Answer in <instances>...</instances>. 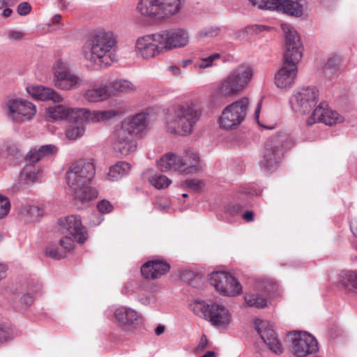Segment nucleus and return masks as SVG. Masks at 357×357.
<instances>
[{
  "instance_id": "1",
  "label": "nucleus",
  "mask_w": 357,
  "mask_h": 357,
  "mask_svg": "<svg viewBox=\"0 0 357 357\" xmlns=\"http://www.w3.org/2000/svg\"><path fill=\"white\" fill-rule=\"evenodd\" d=\"M281 29L285 36V51L281 67L275 73L274 83L281 89H290L298 76V65L303 57V45L297 31L290 24L283 23Z\"/></svg>"
},
{
  "instance_id": "2",
  "label": "nucleus",
  "mask_w": 357,
  "mask_h": 357,
  "mask_svg": "<svg viewBox=\"0 0 357 357\" xmlns=\"http://www.w3.org/2000/svg\"><path fill=\"white\" fill-rule=\"evenodd\" d=\"M202 110L199 105L188 101L172 105L166 117L168 132L181 136L190 135L199 121Z\"/></svg>"
},
{
  "instance_id": "3",
  "label": "nucleus",
  "mask_w": 357,
  "mask_h": 357,
  "mask_svg": "<svg viewBox=\"0 0 357 357\" xmlns=\"http://www.w3.org/2000/svg\"><path fill=\"white\" fill-rule=\"evenodd\" d=\"M117 41L116 34L110 30L98 28L91 31V70H99L112 65Z\"/></svg>"
},
{
  "instance_id": "4",
  "label": "nucleus",
  "mask_w": 357,
  "mask_h": 357,
  "mask_svg": "<svg viewBox=\"0 0 357 357\" xmlns=\"http://www.w3.org/2000/svg\"><path fill=\"white\" fill-rule=\"evenodd\" d=\"M254 76L252 66L245 63L238 64L216 82L214 93L223 98L236 96L248 88Z\"/></svg>"
},
{
  "instance_id": "5",
  "label": "nucleus",
  "mask_w": 357,
  "mask_h": 357,
  "mask_svg": "<svg viewBox=\"0 0 357 357\" xmlns=\"http://www.w3.org/2000/svg\"><path fill=\"white\" fill-rule=\"evenodd\" d=\"M190 309L220 331H227L233 324L231 312L222 303L194 300L190 303Z\"/></svg>"
},
{
  "instance_id": "6",
  "label": "nucleus",
  "mask_w": 357,
  "mask_h": 357,
  "mask_svg": "<svg viewBox=\"0 0 357 357\" xmlns=\"http://www.w3.org/2000/svg\"><path fill=\"white\" fill-rule=\"evenodd\" d=\"M66 183L74 199L81 203L89 201V160L73 162L66 173Z\"/></svg>"
},
{
  "instance_id": "7",
  "label": "nucleus",
  "mask_w": 357,
  "mask_h": 357,
  "mask_svg": "<svg viewBox=\"0 0 357 357\" xmlns=\"http://www.w3.org/2000/svg\"><path fill=\"white\" fill-rule=\"evenodd\" d=\"M59 229L63 234L59 245L66 250H73L75 243L84 244L88 238V232L77 215H70L58 220Z\"/></svg>"
},
{
  "instance_id": "8",
  "label": "nucleus",
  "mask_w": 357,
  "mask_h": 357,
  "mask_svg": "<svg viewBox=\"0 0 357 357\" xmlns=\"http://www.w3.org/2000/svg\"><path fill=\"white\" fill-rule=\"evenodd\" d=\"M181 8V0H140L137 6L140 15L155 21L170 20Z\"/></svg>"
},
{
  "instance_id": "9",
  "label": "nucleus",
  "mask_w": 357,
  "mask_h": 357,
  "mask_svg": "<svg viewBox=\"0 0 357 357\" xmlns=\"http://www.w3.org/2000/svg\"><path fill=\"white\" fill-rule=\"evenodd\" d=\"M249 106L248 97H242L227 105L218 119L220 127L227 130L236 129L245 121Z\"/></svg>"
},
{
  "instance_id": "10",
  "label": "nucleus",
  "mask_w": 357,
  "mask_h": 357,
  "mask_svg": "<svg viewBox=\"0 0 357 357\" xmlns=\"http://www.w3.org/2000/svg\"><path fill=\"white\" fill-rule=\"evenodd\" d=\"M319 96V90L313 86L298 88L289 98L291 109L301 114L313 112Z\"/></svg>"
},
{
  "instance_id": "11",
  "label": "nucleus",
  "mask_w": 357,
  "mask_h": 357,
  "mask_svg": "<svg viewBox=\"0 0 357 357\" xmlns=\"http://www.w3.org/2000/svg\"><path fill=\"white\" fill-rule=\"evenodd\" d=\"M135 52L138 58L150 60L164 54L159 33L139 37L135 43Z\"/></svg>"
},
{
  "instance_id": "12",
  "label": "nucleus",
  "mask_w": 357,
  "mask_h": 357,
  "mask_svg": "<svg viewBox=\"0 0 357 357\" xmlns=\"http://www.w3.org/2000/svg\"><path fill=\"white\" fill-rule=\"evenodd\" d=\"M210 282L215 290L226 296H236L242 292V285L231 275L225 271H216L210 275Z\"/></svg>"
},
{
  "instance_id": "13",
  "label": "nucleus",
  "mask_w": 357,
  "mask_h": 357,
  "mask_svg": "<svg viewBox=\"0 0 357 357\" xmlns=\"http://www.w3.org/2000/svg\"><path fill=\"white\" fill-rule=\"evenodd\" d=\"M283 135L274 136L268 139L265 145L261 159V165L267 170L275 166L280 160L287 144Z\"/></svg>"
},
{
  "instance_id": "14",
  "label": "nucleus",
  "mask_w": 357,
  "mask_h": 357,
  "mask_svg": "<svg viewBox=\"0 0 357 357\" xmlns=\"http://www.w3.org/2000/svg\"><path fill=\"white\" fill-rule=\"evenodd\" d=\"M253 6L264 10H280L296 17L301 16L303 11L301 0H248Z\"/></svg>"
},
{
  "instance_id": "15",
  "label": "nucleus",
  "mask_w": 357,
  "mask_h": 357,
  "mask_svg": "<svg viewBox=\"0 0 357 357\" xmlns=\"http://www.w3.org/2000/svg\"><path fill=\"white\" fill-rule=\"evenodd\" d=\"M158 33L164 52L183 48L190 43V34L185 29L164 30Z\"/></svg>"
},
{
  "instance_id": "16",
  "label": "nucleus",
  "mask_w": 357,
  "mask_h": 357,
  "mask_svg": "<svg viewBox=\"0 0 357 357\" xmlns=\"http://www.w3.org/2000/svg\"><path fill=\"white\" fill-rule=\"evenodd\" d=\"M8 116L13 121L22 123L31 120L36 113V106L23 99H11L7 102Z\"/></svg>"
},
{
  "instance_id": "17",
  "label": "nucleus",
  "mask_w": 357,
  "mask_h": 357,
  "mask_svg": "<svg viewBox=\"0 0 357 357\" xmlns=\"http://www.w3.org/2000/svg\"><path fill=\"white\" fill-rule=\"evenodd\" d=\"M112 139L114 149L121 156H127L137 150V144L134 135L121 126L113 132Z\"/></svg>"
},
{
  "instance_id": "18",
  "label": "nucleus",
  "mask_w": 357,
  "mask_h": 357,
  "mask_svg": "<svg viewBox=\"0 0 357 357\" xmlns=\"http://www.w3.org/2000/svg\"><path fill=\"white\" fill-rule=\"evenodd\" d=\"M254 326L269 349L275 354H281L283 351L282 346L274 331L273 325L268 320L258 318L255 319Z\"/></svg>"
},
{
  "instance_id": "19",
  "label": "nucleus",
  "mask_w": 357,
  "mask_h": 357,
  "mask_svg": "<svg viewBox=\"0 0 357 357\" xmlns=\"http://www.w3.org/2000/svg\"><path fill=\"white\" fill-rule=\"evenodd\" d=\"M54 82L56 87L63 90H70L80 84V79L71 73L66 63L61 60L53 66Z\"/></svg>"
},
{
  "instance_id": "20",
  "label": "nucleus",
  "mask_w": 357,
  "mask_h": 357,
  "mask_svg": "<svg viewBox=\"0 0 357 357\" xmlns=\"http://www.w3.org/2000/svg\"><path fill=\"white\" fill-rule=\"evenodd\" d=\"M291 349L297 357H304L316 353L318 350V342L314 337L306 332H300L293 335Z\"/></svg>"
},
{
  "instance_id": "21",
  "label": "nucleus",
  "mask_w": 357,
  "mask_h": 357,
  "mask_svg": "<svg viewBox=\"0 0 357 357\" xmlns=\"http://www.w3.org/2000/svg\"><path fill=\"white\" fill-rule=\"evenodd\" d=\"M113 316L115 321L124 329H135L143 321L140 313L132 307L124 305L116 307Z\"/></svg>"
},
{
  "instance_id": "22",
  "label": "nucleus",
  "mask_w": 357,
  "mask_h": 357,
  "mask_svg": "<svg viewBox=\"0 0 357 357\" xmlns=\"http://www.w3.org/2000/svg\"><path fill=\"white\" fill-rule=\"evenodd\" d=\"M344 121L343 116L336 111L324 108L322 104L316 107L312 115L307 119V123L312 125L317 122L324 123L326 125L332 126L341 123Z\"/></svg>"
},
{
  "instance_id": "23",
  "label": "nucleus",
  "mask_w": 357,
  "mask_h": 357,
  "mask_svg": "<svg viewBox=\"0 0 357 357\" xmlns=\"http://www.w3.org/2000/svg\"><path fill=\"white\" fill-rule=\"evenodd\" d=\"M85 114V109L67 108L61 105L50 107L47 109V116L53 121L74 120L84 116Z\"/></svg>"
},
{
  "instance_id": "24",
  "label": "nucleus",
  "mask_w": 357,
  "mask_h": 357,
  "mask_svg": "<svg viewBox=\"0 0 357 357\" xmlns=\"http://www.w3.org/2000/svg\"><path fill=\"white\" fill-rule=\"evenodd\" d=\"M57 147L54 144H45L31 148L26 154L25 161L28 164H34L38 161L48 159L56 154Z\"/></svg>"
},
{
  "instance_id": "25",
  "label": "nucleus",
  "mask_w": 357,
  "mask_h": 357,
  "mask_svg": "<svg viewBox=\"0 0 357 357\" xmlns=\"http://www.w3.org/2000/svg\"><path fill=\"white\" fill-rule=\"evenodd\" d=\"M169 268L170 266L167 263L153 260L143 264L141 267V273L146 279L154 280L167 273Z\"/></svg>"
},
{
  "instance_id": "26",
  "label": "nucleus",
  "mask_w": 357,
  "mask_h": 357,
  "mask_svg": "<svg viewBox=\"0 0 357 357\" xmlns=\"http://www.w3.org/2000/svg\"><path fill=\"white\" fill-rule=\"evenodd\" d=\"M26 91L36 100H52L56 103L63 101V98L54 89L49 87L41 85L30 86L26 87Z\"/></svg>"
},
{
  "instance_id": "27",
  "label": "nucleus",
  "mask_w": 357,
  "mask_h": 357,
  "mask_svg": "<svg viewBox=\"0 0 357 357\" xmlns=\"http://www.w3.org/2000/svg\"><path fill=\"white\" fill-rule=\"evenodd\" d=\"M121 126L126 128L133 135L141 133L146 130L148 126L147 114L140 112L130 119H126L121 122Z\"/></svg>"
},
{
  "instance_id": "28",
  "label": "nucleus",
  "mask_w": 357,
  "mask_h": 357,
  "mask_svg": "<svg viewBox=\"0 0 357 357\" xmlns=\"http://www.w3.org/2000/svg\"><path fill=\"white\" fill-rule=\"evenodd\" d=\"M178 171L190 174L199 168V158L195 153L187 151L183 155L178 156Z\"/></svg>"
},
{
  "instance_id": "29",
  "label": "nucleus",
  "mask_w": 357,
  "mask_h": 357,
  "mask_svg": "<svg viewBox=\"0 0 357 357\" xmlns=\"http://www.w3.org/2000/svg\"><path fill=\"white\" fill-rule=\"evenodd\" d=\"M84 116L82 118H76L74 120H68L71 123L66 130V136L67 138L75 140L83 135L85 132L84 122L89 116V112L85 109Z\"/></svg>"
},
{
  "instance_id": "30",
  "label": "nucleus",
  "mask_w": 357,
  "mask_h": 357,
  "mask_svg": "<svg viewBox=\"0 0 357 357\" xmlns=\"http://www.w3.org/2000/svg\"><path fill=\"white\" fill-rule=\"evenodd\" d=\"M128 112V107L125 105H121L119 107L105 111H93L91 112V122H105L108 120L120 116Z\"/></svg>"
},
{
  "instance_id": "31",
  "label": "nucleus",
  "mask_w": 357,
  "mask_h": 357,
  "mask_svg": "<svg viewBox=\"0 0 357 357\" xmlns=\"http://www.w3.org/2000/svg\"><path fill=\"white\" fill-rule=\"evenodd\" d=\"M109 86L112 93H131L137 91V86L126 79H116L109 82Z\"/></svg>"
},
{
  "instance_id": "32",
  "label": "nucleus",
  "mask_w": 357,
  "mask_h": 357,
  "mask_svg": "<svg viewBox=\"0 0 357 357\" xmlns=\"http://www.w3.org/2000/svg\"><path fill=\"white\" fill-rule=\"evenodd\" d=\"M130 165L124 161L116 162L114 165L109 168V172L107 174L106 178L109 181H117L121 177L127 175L130 170Z\"/></svg>"
},
{
  "instance_id": "33",
  "label": "nucleus",
  "mask_w": 357,
  "mask_h": 357,
  "mask_svg": "<svg viewBox=\"0 0 357 357\" xmlns=\"http://www.w3.org/2000/svg\"><path fill=\"white\" fill-rule=\"evenodd\" d=\"M244 301L247 307L257 309L265 308L268 305V301L266 297L255 292L245 294Z\"/></svg>"
},
{
  "instance_id": "34",
  "label": "nucleus",
  "mask_w": 357,
  "mask_h": 357,
  "mask_svg": "<svg viewBox=\"0 0 357 357\" xmlns=\"http://www.w3.org/2000/svg\"><path fill=\"white\" fill-rule=\"evenodd\" d=\"M105 84H94L91 88V102H102L109 99L112 92Z\"/></svg>"
},
{
  "instance_id": "35",
  "label": "nucleus",
  "mask_w": 357,
  "mask_h": 357,
  "mask_svg": "<svg viewBox=\"0 0 357 357\" xmlns=\"http://www.w3.org/2000/svg\"><path fill=\"white\" fill-rule=\"evenodd\" d=\"M178 156L172 153H168L160 158L157 162V165L162 172H167L172 169L178 170Z\"/></svg>"
},
{
  "instance_id": "36",
  "label": "nucleus",
  "mask_w": 357,
  "mask_h": 357,
  "mask_svg": "<svg viewBox=\"0 0 357 357\" xmlns=\"http://www.w3.org/2000/svg\"><path fill=\"white\" fill-rule=\"evenodd\" d=\"M220 32V29L216 26H206L199 30L195 34V38L199 41H205L216 38Z\"/></svg>"
},
{
  "instance_id": "37",
  "label": "nucleus",
  "mask_w": 357,
  "mask_h": 357,
  "mask_svg": "<svg viewBox=\"0 0 357 357\" xmlns=\"http://www.w3.org/2000/svg\"><path fill=\"white\" fill-rule=\"evenodd\" d=\"M221 59V54L218 52L212 53L208 56H203L199 58V63L196 67L199 69H207L215 66Z\"/></svg>"
},
{
  "instance_id": "38",
  "label": "nucleus",
  "mask_w": 357,
  "mask_h": 357,
  "mask_svg": "<svg viewBox=\"0 0 357 357\" xmlns=\"http://www.w3.org/2000/svg\"><path fill=\"white\" fill-rule=\"evenodd\" d=\"M340 275L342 283L357 293V271H344L342 272Z\"/></svg>"
},
{
  "instance_id": "39",
  "label": "nucleus",
  "mask_w": 357,
  "mask_h": 357,
  "mask_svg": "<svg viewBox=\"0 0 357 357\" xmlns=\"http://www.w3.org/2000/svg\"><path fill=\"white\" fill-rule=\"evenodd\" d=\"M59 249L55 244L50 245L45 250V254L47 257H51L54 259H61L65 258L67 254L70 252L72 250H66L63 248L61 247Z\"/></svg>"
},
{
  "instance_id": "40",
  "label": "nucleus",
  "mask_w": 357,
  "mask_h": 357,
  "mask_svg": "<svg viewBox=\"0 0 357 357\" xmlns=\"http://www.w3.org/2000/svg\"><path fill=\"white\" fill-rule=\"evenodd\" d=\"M149 181L151 185L159 190L167 188L172 183L166 176L157 173L150 176Z\"/></svg>"
},
{
  "instance_id": "41",
  "label": "nucleus",
  "mask_w": 357,
  "mask_h": 357,
  "mask_svg": "<svg viewBox=\"0 0 357 357\" xmlns=\"http://www.w3.org/2000/svg\"><path fill=\"white\" fill-rule=\"evenodd\" d=\"M42 290V285L40 284H36L32 285L27 293L24 294L21 297V302L26 306L31 305L33 303V298L35 296L39 294Z\"/></svg>"
},
{
  "instance_id": "42",
  "label": "nucleus",
  "mask_w": 357,
  "mask_h": 357,
  "mask_svg": "<svg viewBox=\"0 0 357 357\" xmlns=\"http://www.w3.org/2000/svg\"><path fill=\"white\" fill-rule=\"evenodd\" d=\"M21 178L27 184H33L35 182L40 181L41 172L39 170H27L24 169L21 174Z\"/></svg>"
},
{
  "instance_id": "43",
  "label": "nucleus",
  "mask_w": 357,
  "mask_h": 357,
  "mask_svg": "<svg viewBox=\"0 0 357 357\" xmlns=\"http://www.w3.org/2000/svg\"><path fill=\"white\" fill-rule=\"evenodd\" d=\"M340 59L337 56H332L328 59L324 66V71L327 75L332 76L339 69Z\"/></svg>"
},
{
  "instance_id": "44",
  "label": "nucleus",
  "mask_w": 357,
  "mask_h": 357,
  "mask_svg": "<svg viewBox=\"0 0 357 357\" xmlns=\"http://www.w3.org/2000/svg\"><path fill=\"white\" fill-rule=\"evenodd\" d=\"M21 213L24 215H29L32 220H36L42 215V211L38 206L30 204L22 206Z\"/></svg>"
},
{
  "instance_id": "45",
  "label": "nucleus",
  "mask_w": 357,
  "mask_h": 357,
  "mask_svg": "<svg viewBox=\"0 0 357 357\" xmlns=\"http://www.w3.org/2000/svg\"><path fill=\"white\" fill-rule=\"evenodd\" d=\"M10 209V203L8 197L0 195V219L5 218Z\"/></svg>"
},
{
  "instance_id": "46",
  "label": "nucleus",
  "mask_w": 357,
  "mask_h": 357,
  "mask_svg": "<svg viewBox=\"0 0 357 357\" xmlns=\"http://www.w3.org/2000/svg\"><path fill=\"white\" fill-rule=\"evenodd\" d=\"M97 208L102 214L108 213L113 211L112 204L106 199H102L97 204Z\"/></svg>"
},
{
  "instance_id": "47",
  "label": "nucleus",
  "mask_w": 357,
  "mask_h": 357,
  "mask_svg": "<svg viewBox=\"0 0 357 357\" xmlns=\"http://www.w3.org/2000/svg\"><path fill=\"white\" fill-rule=\"evenodd\" d=\"M31 7L27 2L20 3L17 8V11L20 15L24 16L28 15L31 11Z\"/></svg>"
},
{
  "instance_id": "48",
  "label": "nucleus",
  "mask_w": 357,
  "mask_h": 357,
  "mask_svg": "<svg viewBox=\"0 0 357 357\" xmlns=\"http://www.w3.org/2000/svg\"><path fill=\"white\" fill-rule=\"evenodd\" d=\"M11 337V333L6 326L0 325V343L8 341Z\"/></svg>"
},
{
  "instance_id": "49",
  "label": "nucleus",
  "mask_w": 357,
  "mask_h": 357,
  "mask_svg": "<svg viewBox=\"0 0 357 357\" xmlns=\"http://www.w3.org/2000/svg\"><path fill=\"white\" fill-rule=\"evenodd\" d=\"M225 211L231 215H236L241 212L242 207L237 204H229L226 207Z\"/></svg>"
},
{
  "instance_id": "50",
  "label": "nucleus",
  "mask_w": 357,
  "mask_h": 357,
  "mask_svg": "<svg viewBox=\"0 0 357 357\" xmlns=\"http://www.w3.org/2000/svg\"><path fill=\"white\" fill-rule=\"evenodd\" d=\"M136 287H137V284L135 282H133V281L128 282L122 288L121 291L125 295H129V294H133L135 291Z\"/></svg>"
},
{
  "instance_id": "51",
  "label": "nucleus",
  "mask_w": 357,
  "mask_h": 357,
  "mask_svg": "<svg viewBox=\"0 0 357 357\" xmlns=\"http://www.w3.org/2000/svg\"><path fill=\"white\" fill-rule=\"evenodd\" d=\"M270 28L263 24H254L247 27L248 31L255 33H261L264 31L268 30Z\"/></svg>"
},
{
  "instance_id": "52",
  "label": "nucleus",
  "mask_w": 357,
  "mask_h": 357,
  "mask_svg": "<svg viewBox=\"0 0 357 357\" xmlns=\"http://www.w3.org/2000/svg\"><path fill=\"white\" fill-rule=\"evenodd\" d=\"M186 185L194 190H197L202 188L204 185L201 181L190 179L186 181Z\"/></svg>"
},
{
  "instance_id": "53",
  "label": "nucleus",
  "mask_w": 357,
  "mask_h": 357,
  "mask_svg": "<svg viewBox=\"0 0 357 357\" xmlns=\"http://www.w3.org/2000/svg\"><path fill=\"white\" fill-rule=\"evenodd\" d=\"M167 71L173 76L177 77H181L183 76V73L181 71L180 68L176 65H172L167 68Z\"/></svg>"
},
{
  "instance_id": "54",
  "label": "nucleus",
  "mask_w": 357,
  "mask_h": 357,
  "mask_svg": "<svg viewBox=\"0 0 357 357\" xmlns=\"http://www.w3.org/2000/svg\"><path fill=\"white\" fill-rule=\"evenodd\" d=\"M22 36H23V34L20 31L13 30V31H10L8 33V38H12V39H15V40H19V39L22 38Z\"/></svg>"
},
{
  "instance_id": "55",
  "label": "nucleus",
  "mask_w": 357,
  "mask_h": 357,
  "mask_svg": "<svg viewBox=\"0 0 357 357\" xmlns=\"http://www.w3.org/2000/svg\"><path fill=\"white\" fill-rule=\"evenodd\" d=\"M103 220V217L102 215H97L93 214V220H91L93 222V225L97 226L100 225Z\"/></svg>"
},
{
  "instance_id": "56",
  "label": "nucleus",
  "mask_w": 357,
  "mask_h": 357,
  "mask_svg": "<svg viewBox=\"0 0 357 357\" xmlns=\"http://www.w3.org/2000/svg\"><path fill=\"white\" fill-rule=\"evenodd\" d=\"M243 218L247 222H252L254 220V213L252 211H246L243 215Z\"/></svg>"
},
{
  "instance_id": "57",
  "label": "nucleus",
  "mask_w": 357,
  "mask_h": 357,
  "mask_svg": "<svg viewBox=\"0 0 357 357\" xmlns=\"http://www.w3.org/2000/svg\"><path fill=\"white\" fill-rule=\"evenodd\" d=\"M89 50V43L88 41H86L82 46V53L84 57L87 60L88 59V52Z\"/></svg>"
},
{
  "instance_id": "58",
  "label": "nucleus",
  "mask_w": 357,
  "mask_h": 357,
  "mask_svg": "<svg viewBox=\"0 0 357 357\" xmlns=\"http://www.w3.org/2000/svg\"><path fill=\"white\" fill-rule=\"evenodd\" d=\"M206 344H207L206 336L205 335H203L202 336V337H201L199 344L198 345V348L201 349H204L206 347Z\"/></svg>"
},
{
  "instance_id": "59",
  "label": "nucleus",
  "mask_w": 357,
  "mask_h": 357,
  "mask_svg": "<svg viewBox=\"0 0 357 357\" xmlns=\"http://www.w3.org/2000/svg\"><path fill=\"white\" fill-rule=\"evenodd\" d=\"M350 228L354 235L357 237V221H352L350 224Z\"/></svg>"
},
{
  "instance_id": "60",
  "label": "nucleus",
  "mask_w": 357,
  "mask_h": 357,
  "mask_svg": "<svg viewBox=\"0 0 357 357\" xmlns=\"http://www.w3.org/2000/svg\"><path fill=\"white\" fill-rule=\"evenodd\" d=\"M165 327L162 325L158 326L155 329V334L156 335H160L165 332Z\"/></svg>"
},
{
  "instance_id": "61",
  "label": "nucleus",
  "mask_w": 357,
  "mask_h": 357,
  "mask_svg": "<svg viewBox=\"0 0 357 357\" xmlns=\"http://www.w3.org/2000/svg\"><path fill=\"white\" fill-rule=\"evenodd\" d=\"M261 102H259L257 105V107H256V109H255V117L257 120L259 119V113L261 112Z\"/></svg>"
},
{
  "instance_id": "62",
  "label": "nucleus",
  "mask_w": 357,
  "mask_h": 357,
  "mask_svg": "<svg viewBox=\"0 0 357 357\" xmlns=\"http://www.w3.org/2000/svg\"><path fill=\"white\" fill-rule=\"evenodd\" d=\"M192 63V60L189 59H185V60H182L181 62H180V65L183 67V68H186L188 65H190Z\"/></svg>"
},
{
  "instance_id": "63",
  "label": "nucleus",
  "mask_w": 357,
  "mask_h": 357,
  "mask_svg": "<svg viewBox=\"0 0 357 357\" xmlns=\"http://www.w3.org/2000/svg\"><path fill=\"white\" fill-rule=\"evenodd\" d=\"M12 13V10L9 8H6L3 9V10L1 13V15L4 17H9L10 14Z\"/></svg>"
},
{
  "instance_id": "64",
  "label": "nucleus",
  "mask_w": 357,
  "mask_h": 357,
  "mask_svg": "<svg viewBox=\"0 0 357 357\" xmlns=\"http://www.w3.org/2000/svg\"><path fill=\"white\" fill-rule=\"evenodd\" d=\"M98 196V192L96 189L91 188V199H96Z\"/></svg>"
}]
</instances>
